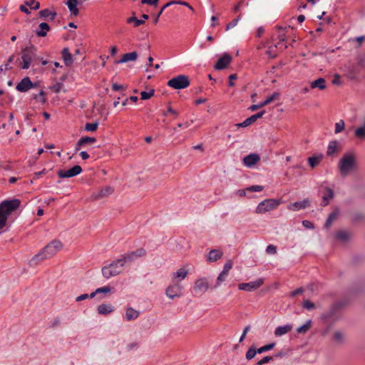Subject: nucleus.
<instances>
[{"label": "nucleus", "mask_w": 365, "mask_h": 365, "mask_svg": "<svg viewBox=\"0 0 365 365\" xmlns=\"http://www.w3.org/2000/svg\"><path fill=\"white\" fill-rule=\"evenodd\" d=\"M266 252L270 255L276 254L277 253V247L273 245H269L267 247Z\"/></svg>", "instance_id": "nucleus-61"}, {"label": "nucleus", "mask_w": 365, "mask_h": 365, "mask_svg": "<svg viewBox=\"0 0 365 365\" xmlns=\"http://www.w3.org/2000/svg\"><path fill=\"white\" fill-rule=\"evenodd\" d=\"M146 255V250L143 248H138L135 251L126 252L123 254L120 258V261L126 263H130L138 257H143Z\"/></svg>", "instance_id": "nucleus-9"}, {"label": "nucleus", "mask_w": 365, "mask_h": 365, "mask_svg": "<svg viewBox=\"0 0 365 365\" xmlns=\"http://www.w3.org/2000/svg\"><path fill=\"white\" fill-rule=\"evenodd\" d=\"M142 4H148L153 6H157L159 0H140Z\"/></svg>", "instance_id": "nucleus-59"}, {"label": "nucleus", "mask_w": 365, "mask_h": 365, "mask_svg": "<svg viewBox=\"0 0 365 365\" xmlns=\"http://www.w3.org/2000/svg\"><path fill=\"white\" fill-rule=\"evenodd\" d=\"M334 197V190L329 187H325L323 191L322 201L321 205L327 206L329 204L331 199Z\"/></svg>", "instance_id": "nucleus-19"}, {"label": "nucleus", "mask_w": 365, "mask_h": 365, "mask_svg": "<svg viewBox=\"0 0 365 365\" xmlns=\"http://www.w3.org/2000/svg\"><path fill=\"white\" fill-rule=\"evenodd\" d=\"M126 22L128 24H133L134 27H138V26L145 24L144 20L138 19L135 16H130V17L128 18L126 20Z\"/></svg>", "instance_id": "nucleus-36"}, {"label": "nucleus", "mask_w": 365, "mask_h": 365, "mask_svg": "<svg viewBox=\"0 0 365 365\" xmlns=\"http://www.w3.org/2000/svg\"><path fill=\"white\" fill-rule=\"evenodd\" d=\"M280 96H281V93L279 92H277V91L274 92L270 96L267 97L266 98V100L261 102V104H262V107H264V106L269 104L270 103H272L274 101L279 100Z\"/></svg>", "instance_id": "nucleus-34"}, {"label": "nucleus", "mask_w": 365, "mask_h": 365, "mask_svg": "<svg viewBox=\"0 0 365 365\" xmlns=\"http://www.w3.org/2000/svg\"><path fill=\"white\" fill-rule=\"evenodd\" d=\"M51 30V26L46 22L41 23L35 31L36 35L38 37H45L47 32Z\"/></svg>", "instance_id": "nucleus-22"}, {"label": "nucleus", "mask_w": 365, "mask_h": 365, "mask_svg": "<svg viewBox=\"0 0 365 365\" xmlns=\"http://www.w3.org/2000/svg\"><path fill=\"white\" fill-rule=\"evenodd\" d=\"M25 4L28 6H30L31 9L34 10H38L40 8V3L36 1V0L26 1Z\"/></svg>", "instance_id": "nucleus-46"}, {"label": "nucleus", "mask_w": 365, "mask_h": 365, "mask_svg": "<svg viewBox=\"0 0 365 365\" xmlns=\"http://www.w3.org/2000/svg\"><path fill=\"white\" fill-rule=\"evenodd\" d=\"M126 89H127V86H126L118 84L117 83H112V90L113 91H120L121 92L120 95L122 96H125L124 92L126 91Z\"/></svg>", "instance_id": "nucleus-37"}, {"label": "nucleus", "mask_w": 365, "mask_h": 365, "mask_svg": "<svg viewBox=\"0 0 365 365\" xmlns=\"http://www.w3.org/2000/svg\"><path fill=\"white\" fill-rule=\"evenodd\" d=\"M311 325H312V321L308 320L304 324L299 327L297 329V332L299 334H305L309 331V329L311 327Z\"/></svg>", "instance_id": "nucleus-38"}, {"label": "nucleus", "mask_w": 365, "mask_h": 365, "mask_svg": "<svg viewBox=\"0 0 365 365\" xmlns=\"http://www.w3.org/2000/svg\"><path fill=\"white\" fill-rule=\"evenodd\" d=\"M81 138L85 145L89 143H93L96 142V138L94 137L83 136Z\"/></svg>", "instance_id": "nucleus-55"}, {"label": "nucleus", "mask_w": 365, "mask_h": 365, "mask_svg": "<svg viewBox=\"0 0 365 365\" xmlns=\"http://www.w3.org/2000/svg\"><path fill=\"white\" fill-rule=\"evenodd\" d=\"M125 263L118 259L101 269L102 274L106 279H109L120 274Z\"/></svg>", "instance_id": "nucleus-5"}, {"label": "nucleus", "mask_w": 365, "mask_h": 365, "mask_svg": "<svg viewBox=\"0 0 365 365\" xmlns=\"http://www.w3.org/2000/svg\"><path fill=\"white\" fill-rule=\"evenodd\" d=\"M339 214V212L337 209L332 211L329 215V216L325 222L324 228H326L327 230L329 229L331 225L332 222L337 218Z\"/></svg>", "instance_id": "nucleus-30"}, {"label": "nucleus", "mask_w": 365, "mask_h": 365, "mask_svg": "<svg viewBox=\"0 0 365 365\" xmlns=\"http://www.w3.org/2000/svg\"><path fill=\"white\" fill-rule=\"evenodd\" d=\"M355 136L360 139L365 138V129L361 126L357 128L354 132Z\"/></svg>", "instance_id": "nucleus-47"}, {"label": "nucleus", "mask_w": 365, "mask_h": 365, "mask_svg": "<svg viewBox=\"0 0 365 365\" xmlns=\"http://www.w3.org/2000/svg\"><path fill=\"white\" fill-rule=\"evenodd\" d=\"M302 307L307 310H311L315 308V304L310 300L306 299L303 302Z\"/></svg>", "instance_id": "nucleus-50"}, {"label": "nucleus", "mask_w": 365, "mask_h": 365, "mask_svg": "<svg viewBox=\"0 0 365 365\" xmlns=\"http://www.w3.org/2000/svg\"><path fill=\"white\" fill-rule=\"evenodd\" d=\"M222 256L223 252L222 250L213 249L209 252L208 255L207 256V261L208 262H215L221 259Z\"/></svg>", "instance_id": "nucleus-21"}, {"label": "nucleus", "mask_w": 365, "mask_h": 365, "mask_svg": "<svg viewBox=\"0 0 365 365\" xmlns=\"http://www.w3.org/2000/svg\"><path fill=\"white\" fill-rule=\"evenodd\" d=\"M292 329V324H286L284 326L277 327L274 330V334L276 336H282L289 331H290Z\"/></svg>", "instance_id": "nucleus-31"}, {"label": "nucleus", "mask_w": 365, "mask_h": 365, "mask_svg": "<svg viewBox=\"0 0 365 365\" xmlns=\"http://www.w3.org/2000/svg\"><path fill=\"white\" fill-rule=\"evenodd\" d=\"M288 351H292V349H288L287 351L281 350L278 353H277L274 355H273L274 359H277V358H283V357H284L285 356L287 355V352Z\"/></svg>", "instance_id": "nucleus-57"}, {"label": "nucleus", "mask_w": 365, "mask_h": 365, "mask_svg": "<svg viewBox=\"0 0 365 365\" xmlns=\"http://www.w3.org/2000/svg\"><path fill=\"white\" fill-rule=\"evenodd\" d=\"M304 289L303 287H299V288H297V289L292 291L290 292L289 294V296L291 297H294L295 296L298 295V294H301L304 292Z\"/></svg>", "instance_id": "nucleus-62"}, {"label": "nucleus", "mask_w": 365, "mask_h": 365, "mask_svg": "<svg viewBox=\"0 0 365 365\" xmlns=\"http://www.w3.org/2000/svg\"><path fill=\"white\" fill-rule=\"evenodd\" d=\"M343 334L341 331H337L334 334L333 339L334 341L341 343L343 341Z\"/></svg>", "instance_id": "nucleus-54"}, {"label": "nucleus", "mask_w": 365, "mask_h": 365, "mask_svg": "<svg viewBox=\"0 0 365 365\" xmlns=\"http://www.w3.org/2000/svg\"><path fill=\"white\" fill-rule=\"evenodd\" d=\"M264 187L262 185H252L247 188V190L250 192H260L263 190Z\"/></svg>", "instance_id": "nucleus-56"}, {"label": "nucleus", "mask_w": 365, "mask_h": 365, "mask_svg": "<svg viewBox=\"0 0 365 365\" xmlns=\"http://www.w3.org/2000/svg\"><path fill=\"white\" fill-rule=\"evenodd\" d=\"M323 158V155H313V156H311L308 158V163H309V165L312 168H314L319 163L320 161L322 160Z\"/></svg>", "instance_id": "nucleus-33"}, {"label": "nucleus", "mask_w": 365, "mask_h": 365, "mask_svg": "<svg viewBox=\"0 0 365 365\" xmlns=\"http://www.w3.org/2000/svg\"><path fill=\"white\" fill-rule=\"evenodd\" d=\"M62 58L66 66H70L73 63V56L70 53L68 48L66 47L63 48L61 51Z\"/></svg>", "instance_id": "nucleus-24"}, {"label": "nucleus", "mask_w": 365, "mask_h": 365, "mask_svg": "<svg viewBox=\"0 0 365 365\" xmlns=\"http://www.w3.org/2000/svg\"><path fill=\"white\" fill-rule=\"evenodd\" d=\"M39 18L43 20H46L48 18L50 21H53L57 16L56 11H51L48 9H44L38 12Z\"/></svg>", "instance_id": "nucleus-23"}, {"label": "nucleus", "mask_w": 365, "mask_h": 365, "mask_svg": "<svg viewBox=\"0 0 365 365\" xmlns=\"http://www.w3.org/2000/svg\"><path fill=\"white\" fill-rule=\"evenodd\" d=\"M335 237L338 240H340L342 242H346L349 240V235L348 232H346V231L339 230L336 232Z\"/></svg>", "instance_id": "nucleus-35"}, {"label": "nucleus", "mask_w": 365, "mask_h": 365, "mask_svg": "<svg viewBox=\"0 0 365 365\" xmlns=\"http://www.w3.org/2000/svg\"><path fill=\"white\" fill-rule=\"evenodd\" d=\"M349 304V300L346 299H344L341 300H339L331 304L329 309L327 312H324L320 319L324 322H328L330 321L336 322L340 317L341 311L347 306Z\"/></svg>", "instance_id": "nucleus-4"}, {"label": "nucleus", "mask_w": 365, "mask_h": 365, "mask_svg": "<svg viewBox=\"0 0 365 365\" xmlns=\"http://www.w3.org/2000/svg\"><path fill=\"white\" fill-rule=\"evenodd\" d=\"M113 289V287H111L109 285L105 286V287H99V288L96 289V293L107 294V293L110 292Z\"/></svg>", "instance_id": "nucleus-48"}, {"label": "nucleus", "mask_w": 365, "mask_h": 365, "mask_svg": "<svg viewBox=\"0 0 365 365\" xmlns=\"http://www.w3.org/2000/svg\"><path fill=\"white\" fill-rule=\"evenodd\" d=\"M209 288L208 282L206 278L199 279L195 281L194 289L195 290L204 291L205 292Z\"/></svg>", "instance_id": "nucleus-25"}, {"label": "nucleus", "mask_w": 365, "mask_h": 365, "mask_svg": "<svg viewBox=\"0 0 365 365\" xmlns=\"http://www.w3.org/2000/svg\"><path fill=\"white\" fill-rule=\"evenodd\" d=\"M168 113L173 115L175 118H177L178 116V113L175 110L172 108L171 106H170L168 107L167 111H164L163 114V115L165 116L168 115Z\"/></svg>", "instance_id": "nucleus-58"}, {"label": "nucleus", "mask_w": 365, "mask_h": 365, "mask_svg": "<svg viewBox=\"0 0 365 365\" xmlns=\"http://www.w3.org/2000/svg\"><path fill=\"white\" fill-rule=\"evenodd\" d=\"M36 48L33 44H31L29 46H27L22 50L21 58L23 60V64L21 68L23 69H28L30 67L32 59L36 54Z\"/></svg>", "instance_id": "nucleus-8"}, {"label": "nucleus", "mask_w": 365, "mask_h": 365, "mask_svg": "<svg viewBox=\"0 0 365 365\" xmlns=\"http://www.w3.org/2000/svg\"><path fill=\"white\" fill-rule=\"evenodd\" d=\"M241 18V16L239 15L237 16V18L234 19L232 21H230V23H228L227 25H226V30H229L233 27H235L237 24V22L239 21V20Z\"/></svg>", "instance_id": "nucleus-53"}, {"label": "nucleus", "mask_w": 365, "mask_h": 365, "mask_svg": "<svg viewBox=\"0 0 365 365\" xmlns=\"http://www.w3.org/2000/svg\"><path fill=\"white\" fill-rule=\"evenodd\" d=\"M37 87V83H33L30 78L26 76L24 77L20 82H19L16 86V89L21 93H25L31 88Z\"/></svg>", "instance_id": "nucleus-14"}, {"label": "nucleus", "mask_w": 365, "mask_h": 365, "mask_svg": "<svg viewBox=\"0 0 365 365\" xmlns=\"http://www.w3.org/2000/svg\"><path fill=\"white\" fill-rule=\"evenodd\" d=\"M181 287L178 284L170 285L165 290V294L168 297L173 299L175 297L180 296Z\"/></svg>", "instance_id": "nucleus-17"}, {"label": "nucleus", "mask_w": 365, "mask_h": 365, "mask_svg": "<svg viewBox=\"0 0 365 365\" xmlns=\"http://www.w3.org/2000/svg\"><path fill=\"white\" fill-rule=\"evenodd\" d=\"M227 277H224L222 274L220 273V274L218 275L217 278V280H216V284L214 287V288H217V287H219L223 282L225 281Z\"/></svg>", "instance_id": "nucleus-60"}, {"label": "nucleus", "mask_w": 365, "mask_h": 365, "mask_svg": "<svg viewBox=\"0 0 365 365\" xmlns=\"http://www.w3.org/2000/svg\"><path fill=\"white\" fill-rule=\"evenodd\" d=\"M137 58H138V53L136 51L126 53L122 56L120 59L115 60V63L119 64V63H127L128 61H135L137 59Z\"/></svg>", "instance_id": "nucleus-20"}, {"label": "nucleus", "mask_w": 365, "mask_h": 365, "mask_svg": "<svg viewBox=\"0 0 365 365\" xmlns=\"http://www.w3.org/2000/svg\"><path fill=\"white\" fill-rule=\"evenodd\" d=\"M344 121L343 120H340L338 123L335 124V133H339L341 132L344 129Z\"/></svg>", "instance_id": "nucleus-49"}, {"label": "nucleus", "mask_w": 365, "mask_h": 365, "mask_svg": "<svg viewBox=\"0 0 365 365\" xmlns=\"http://www.w3.org/2000/svg\"><path fill=\"white\" fill-rule=\"evenodd\" d=\"M155 94V90L154 89H150L148 92L147 91H141L140 92V99L143 100V101H145V100H148L150 99L151 97H153Z\"/></svg>", "instance_id": "nucleus-42"}, {"label": "nucleus", "mask_w": 365, "mask_h": 365, "mask_svg": "<svg viewBox=\"0 0 365 365\" xmlns=\"http://www.w3.org/2000/svg\"><path fill=\"white\" fill-rule=\"evenodd\" d=\"M233 266V262L232 259H228L224 264L223 269L229 272Z\"/></svg>", "instance_id": "nucleus-63"}, {"label": "nucleus", "mask_w": 365, "mask_h": 365, "mask_svg": "<svg viewBox=\"0 0 365 365\" xmlns=\"http://www.w3.org/2000/svg\"><path fill=\"white\" fill-rule=\"evenodd\" d=\"M364 218L365 217L362 213L357 212L352 215L351 220L353 222L356 223V222L363 220Z\"/></svg>", "instance_id": "nucleus-52"}, {"label": "nucleus", "mask_w": 365, "mask_h": 365, "mask_svg": "<svg viewBox=\"0 0 365 365\" xmlns=\"http://www.w3.org/2000/svg\"><path fill=\"white\" fill-rule=\"evenodd\" d=\"M114 192L113 187L110 186H106L101 189L98 192L93 193L91 197L94 200H98L103 197H108Z\"/></svg>", "instance_id": "nucleus-15"}, {"label": "nucleus", "mask_w": 365, "mask_h": 365, "mask_svg": "<svg viewBox=\"0 0 365 365\" xmlns=\"http://www.w3.org/2000/svg\"><path fill=\"white\" fill-rule=\"evenodd\" d=\"M260 160L259 155L257 153H250L243 158V163L247 168L255 165Z\"/></svg>", "instance_id": "nucleus-16"}, {"label": "nucleus", "mask_w": 365, "mask_h": 365, "mask_svg": "<svg viewBox=\"0 0 365 365\" xmlns=\"http://www.w3.org/2000/svg\"><path fill=\"white\" fill-rule=\"evenodd\" d=\"M63 86V83L61 82H58L56 84L53 86V91L56 93H58L60 92L61 88Z\"/></svg>", "instance_id": "nucleus-64"}, {"label": "nucleus", "mask_w": 365, "mask_h": 365, "mask_svg": "<svg viewBox=\"0 0 365 365\" xmlns=\"http://www.w3.org/2000/svg\"><path fill=\"white\" fill-rule=\"evenodd\" d=\"M357 168V160L354 153H346L338 163V168L342 177H346Z\"/></svg>", "instance_id": "nucleus-3"}, {"label": "nucleus", "mask_w": 365, "mask_h": 365, "mask_svg": "<svg viewBox=\"0 0 365 365\" xmlns=\"http://www.w3.org/2000/svg\"><path fill=\"white\" fill-rule=\"evenodd\" d=\"M167 85L173 89L182 90L187 88L190 85V80L187 76L178 75L170 78L167 82Z\"/></svg>", "instance_id": "nucleus-7"}, {"label": "nucleus", "mask_w": 365, "mask_h": 365, "mask_svg": "<svg viewBox=\"0 0 365 365\" xmlns=\"http://www.w3.org/2000/svg\"><path fill=\"white\" fill-rule=\"evenodd\" d=\"M187 274V270L184 268H180L174 273V278H180V279H183L186 277Z\"/></svg>", "instance_id": "nucleus-44"}, {"label": "nucleus", "mask_w": 365, "mask_h": 365, "mask_svg": "<svg viewBox=\"0 0 365 365\" xmlns=\"http://www.w3.org/2000/svg\"><path fill=\"white\" fill-rule=\"evenodd\" d=\"M310 88H317L319 90H324L327 88L326 80L324 78H319L317 80L311 82Z\"/></svg>", "instance_id": "nucleus-27"}, {"label": "nucleus", "mask_w": 365, "mask_h": 365, "mask_svg": "<svg viewBox=\"0 0 365 365\" xmlns=\"http://www.w3.org/2000/svg\"><path fill=\"white\" fill-rule=\"evenodd\" d=\"M232 56L227 53H223L214 65L215 70L220 71L225 69L232 61Z\"/></svg>", "instance_id": "nucleus-13"}, {"label": "nucleus", "mask_w": 365, "mask_h": 365, "mask_svg": "<svg viewBox=\"0 0 365 365\" xmlns=\"http://www.w3.org/2000/svg\"><path fill=\"white\" fill-rule=\"evenodd\" d=\"M62 247L63 245L60 240H54L51 241L40 252L31 258L29 262V265L31 267L37 265L39 262L54 255Z\"/></svg>", "instance_id": "nucleus-2"}, {"label": "nucleus", "mask_w": 365, "mask_h": 365, "mask_svg": "<svg viewBox=\"0 0 365 365\" xmlns=\"http://www.w3.org/2000/svg\"><path fill=\"white\" fill-rule=\"evenodd\" d=\"M257 354H258L257 349L255 348L254 346H251L247 350L245 357L247 360H251Z\"/></svg>", "instance_id": "nucleus-41"}, {"label": "nucleus", "mask_w": 365, "mask_h": 365, "mask_svg": "<svg viewBox=\"0 0 365 365\" xmlns=\"http://www.w3.org/2000/svg\"><path fill=\"white\" fill-rule=\"evenodd\" d=\"M264 284V279L260 278L256 281L250 282L247 283H240L238 285L240 290H245L247 292H252L257 289Z\"/></svg>", "instance_id": "nucleus-12"}, {"label": "nucleus", "mask_w": 365, "mask_h": 365, "mask_svg": "<svg viewBox=\"0 0 365 365\" xmlns=\"http://www.w3.org/2000/svg\"><path fill=\"white\" fill-rule=\"evenodd\" d=\"M83 171L81 167L78 165H76L67 170H60L57 172V175L59 178H70L75 177Z\"/></svg>", "instance_id": "nucleus-11"}, {"label": "nucleus", "mask_w": 365, "mask_h": 365, "mask_svg": "<svg viewBox=\"0 0 365 365\" xmlns=\"http://www.w3.org/2000/svg\"><path fill=\"white\" fill-rule=\"evenodd\" d=\"M338 145L339 143L337 140H331L329 142L327 151V156L333 157L334 155L338 150Z\"/></svg>", "instance_id": "nucleus-28"}, {"label": "nucleus", "mask_w": 365, "mask_h": 365, "mask_svg": "<svg viewBox=\"0 0 365 365\" xmlns=\"http://www.w3.org/2000/svg\"><path fill=\"white\" fill-rule=\"evenodd\" d=\"M175 4H180V5H183L184 6H187V8H189L190 10H192L193 11V7L190 5L187 2H185V1H182L181 0H173V1H170L168 3H166L165 4H164L161 9H160L159 12L156 14H153V16L155 17L154 18V20H153V23L155 24H158V21H159V18L160 16V15L163 14V11L169 7L171 5H175Z\"/></svg>", "instance_id": "nucleus-10"}, {"label": "nucleus", "mask_w": 365, "mask_h": 365, "mask_svg": "<svg viewBox=\"0 0 365 365\" xmlns=\"http://www.w3.org/2000/svg\"><path fill=\"white\" fill-rule=\"evenodd\" d=\"M46 95V92L43 90H41L38 94H34L33 98L44 104L46 102V98H45Z\"/></svg>", "instance_id": "nucleus-43"}, {"label": "nucleus", "mask_w": 365, "mask_h": 365, "mask_svg": "<svg viewBox=\"0 0 365 365\" xmlns=\"http://www.w3.org/2000/svg\"><path fill=\"white\" fill-rule=\"evenodd\" d=\"M255 117L251 115L250 117L247 118L246 120H245L243 122L237 123L236 126L237 128H245L249 126L250 125L255 123L256 120H255Z\"/></svg>", "instance_id": "nucleus-39"}, {"label": "nucleus", "mask_w": 365, "mask_h": 365, "mask_svg": "<svg viewBox=\"0 0 365 365\" xmlns=\"http://www.w3.org/2000/svg\"><path fill=\"white\" fill-rule=\"evenodd\" d=\"M282 203V199L269 198L265 199L257 205L256 212L263 214L276 209Z\"/></svg>", "instance_id": "nucleus-6"}, {"label": "nucleus", "mask_w": 365, "mask_h": 365, "mask_svg": "<svg viewBox=\"0 0 365 365\" xmlns=\"http://www.w3.org/2000/svg\"><path fill=\"white\" fill-rule=\"evenodd\" d=\"M78 4V0H68L66 2V5L71 13V14L74 16H78L79 14V11L77 8V5Z\"/></svg>", "instance_id": "nucleus-29"}, {"label": "nucleus", "mask_w": 365, "mask_h": 365, "mask_svg": "<svg viewBox=\"0 0 365 365\" xmlns=\"http://www.w3.org/2000/svg\"><path fill=\"white\" fill-rule=\"evenodd\" d=\"M274 360L273 356H266L263 357L261 360L258 361L256 365H263L266 363H269Z\"/></svg>", "instance_id": "nucleus-51"}, {"label": "nucleus", "mask_w": 365, "mask_h": 365, "mask_svg": "<svg viewBox=\"0 0 365 365\" xmlns=\"http://www.w3.org/2000/svg\"><path fill=\"white\" fill-rule=\"evenodd\" d=\"M310 206V201L308 198L303 200L302 201L294 202L293 203L289 204L288 208L291 210H299L302 209H306Z\"/></svg>", "instance_id": "nucleus-18"}, {"label": "nucleus", "mask_w": 365, "mask_h": 365, "mask_svg": "<svg viewBox=\"0 0 365 365\" xmlns=\"http://www.w3.org/2000/svg\"><path fill=\"white\" fill-rule=\"evenodd\" d=\"M139 316V312L132 307H128L125 312V319L131 321L137 319Z\"/></svg>", "instance_id": "nucleus-32"}, {"label": "nucleus", "mask_w": 365, "mask_h": 365, "mask_svg": "<svg viewBox=\"0 0 365 365\" xmlns=\"http://www.w3.org/2000/svg\"><path fill=\"white\" fill-rule=\"evenodd\" d=\"M21 205V200L17 198L5 200L0 202V230L8 225L9 217Z\"/></svg>", "instance_id": "nucleus-1"}, {"label": "nucleus", "mask_w": 365, "mask_h": 365, "mask_svg": "<svg viewBox=\"0 0 365 365\" xmlns=\"http://www.w3.org/2000/svg\"><path fill=\"white\" fill-rule=\"evenodd\" d=\"M275 345H276L275 342L269 343L268 344H266L264 346H262L258 348L257 349V352H258V354H262V353H264L265 351H268L272 350V349H274Z\"/></svg>", "instance_id": "nucleus-40"}, {"label": "nucleus", "mask_w": 365, "mask_h": 365, "mask_svg": "<svg viewBox=\"0 0 365 365\" xmlns=\"http://www.w3.org/2000/svg\"><path fill=\"white\" fill-rule=\"evenodd\" d=\"M97 310L101 315H108L114 311V307L111 304H102L98 307Z\"/></svg>", "instance_id": "nucleus-26"}, {"label": "nucleus", "mask_w": 365, "mask_h": 365, "mask_svg": "<svg viewBox=\"0 0 365 365\" xmlns=\"http://www.w3.org/2000/svg\"><path fill=\"white\" fill-rule=\"evenodd\" d=\"M98 122L96 121L94 123H87L85 125V130L94 132L98 129Z\"/></svg>", "instance_id": "nucleus-45"}]
</instances>
